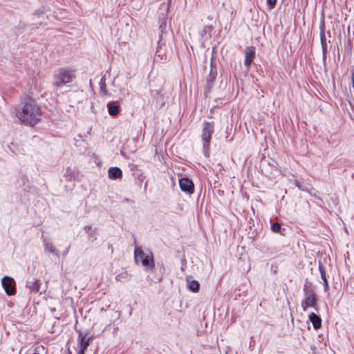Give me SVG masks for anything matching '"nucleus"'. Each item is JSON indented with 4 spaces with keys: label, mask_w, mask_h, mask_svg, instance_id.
Masks as SVG:
<instances>
[{
    "label": "nucleus",
    "mask_w": 354,
    "mask_h": 354,
    "mask_svg": "<svg viewBox=\"0 0 354 354\" xmlns=\"http://www.w3.org/2000/svg\"><path fill=\"white\" fill-rule=\"evenodd\" d=\"M180 189L188 194H192L194 192V185L193 182L188 178H182L179 180Z\"/></svg>",
    "instance_id": "obj_7"
},
{
    "label": "nucleus",
    "mask_w": 354,
    "mask_h": 354,
    "mask_svg": "<svg viewBox=\"0 0 354 354\" xmlns=\"http://www.w3.org/2000/svg\"><path fill=\"white\" fill-rule=\"evenodd\" d=\"M304 299L301 301L302 309L306 311L308 308L313 307L317 310V295L311 283L306 282L304 284Z\"/></svg>",
    "instance_id": "obj_3"
},
{
    "label": "nucleus",
    "mask_w": 354,
    "mask_h": 354,
    "mask_svg": "<svg viewBox=\"0 0 354 354\" xmlns=\"http://www.w3.org/2000/svg\"><path fill=\"white\" fill-rule=\"evenodd\" d=\"M214 132V124L209 122H205L202 133V139L204 142L203 148L208 149L212 135Z\"/></svg>",
    "instance_id": "obj_4"
},
{
    "label": "nucleus",
    "mask_w": 354,
    "mask_h": 354,
    "mask_svg": "<svg viewBox=\"0 0 354 354\" xmlns=\"http://www.w3.org/2000/svg\"><path fill=\"white\" fill-rule=\"evenodd\" d=\"M186 281L187 284V288L193 292H198L200 288V283L198 281H196L193 279V277L192 276H187L186 277Z\"/></svg>",
    "instance_id": "obj_9"
},
{
    "label": "nucleus",
    "mask_w": 354,
    "mask_h": 354,
    "mask_svg": "<svg viewBox=\"0 0 354 354\" xmlns=\"http://www.w3.org/2000/svg\"><path fill=\"white\" fill-rule=\"evenodd\" d=\"M309 320L312 322L315 329H318L322 326V319L315 313H312L309 315Z\"/></svg>",
    "instance_id": "obj_15"
},
{
    "label": "nucleus",
    "mask_w": 354,
    "mask_h": 354,
    "mask_svg": "<svg viewBox=\"0 0 354 354\" xmlns=\"http://www.w3.org/2000/svg\"><path fill=\"white\" fill-rule=\"evenodd\" d=\"M160 48H161V46L160 45V44H158L157 50H156V57H161V59H162L163 55L162 54V52H160Z\"/></svg>",
    "instance_id": "obj_26"
},
{
    "label": "nucleus",
    "mask_w": 354,
    "mask_h": 354,
    "mask_svg": "<svg viewBox=\"0 0 354 354\" xmlns=\"http://www.w3.org/2000/svg\"><path fill=\"white\" fill-rule=\"evenodd\" d=\"M147 255L140 248H136L134 252L135 261L137 263L138 261H142Z\"/></svg>",
    "instance_id": "obj_20"
},
{
    "label": "nucleus",
    "mask_w": 354,
    "mask_h": 354,
    "mask_svg": "<svg viewBox=\"0 0 354 354\" xmlns=\"http://www.w3.org/2000/svg\"><path fill=\"white\" fill-rule=\"evenodd\" d=\"M108 175L110 179L113 180L121 178L122 176V171L119 167H110L108 171Z\"/></svg>",
    "instance_id": "obj_11"
},
{
    "label": "nucleus",
    "mask_w": 354,
    "mask_h": 354,
    "mask_svg": "<svg viewBox=\"0 0 354 354\" xmlns=\"http://www.w3.org/2000/svg\"><path fill=\"white\" fill-rule=\"evenodd\" d=\"M43 242L46 252L53 253L56 256H58V251L54 248L52 243L48 241L46 239H44Z\"/></svg>",
    "instance_id": "obj_18"
},
{
    "label": "nucleus",
    "mask_w": 354,
    "mask_h": 354,
    "mask_svg": "<svg viewBox=\"0 0 354 354\" xmlns=\"http://www.w3.org/2000/svg\"><path fill=\"white\" fill-rule=\"evenodd\" d=\"M40 284V280L35 279L32 281H28L27 283V286L28 287L30 292L37 293L39 290Z\"/></svg>",
    "instance_id": "obj_16"
},
{
    "label": "nucleus",
    "mask_w": 354,
    "mask_h": 354,
    "mask_svg": "<svg viewBox=\"0 0 354 354\" xmlns=\"http://www.w3.org/2000/svg\"><path fill=\"white\" fill-rule=\"evenodd\" d=\"M75 78V75L72 70L60 68L56 70L53 74V86L55 88H62L69 84Z\"/></svg>",
    "instance_id": "obj_2"
},
{
    "label": "nucleus",
    "mask_w": 354,
    "mask_h": 354,
    "mask_svg": "<svg viewBox=\"0 0 354 354\" xmlns=\"http://www.w3.org/2000/svg\"><path fill=\"white\" fill-rule=\"evenodd\" d=\"M69 248H70V247H68V248L65 250V252H64V255H66V254L68 252V251H69Z\"/></svg>",
    "instance_id": "obj_28"
},
{
    "label": "nucleus",
    "mask_w": 354,
    "mask_h": 354,
    "mask_svg": "<svg viewBox=\"0 0 354 354\" xmlns=\"http://www.w3.org/2000/svg\"><path fill=\"white\" fill-rule=\"evenodd\" d=\"M1 283L8 295L11 296L15 294V281L12 277L5 276L3 277Z\"/></svg>",
    "instance_id": "obj_5"
},
{
    "label": "nucleus",
    "mask_w": 354,
    "mask_h": 354,
    "mask_svg": "<svg viewBox=\"0 0 354 354\" xmlns=\"http://www.w3.org/2000/svg\"><path fill=\"white\" fill-rule=\"evenodd\" d=\"M84 230L88 234V237L89 239L93 238L96 234L97 229H92L91 225H86L84 227Z\"/></svg>",
    "instance_id": "obj_23"
},
{
    "label": "nucleus",
    "mask_w": 354,
    "mask_h": 354,
    "mask_svg": "<svg viewBox=\"0 0 354 354\" xmlns=\"http://www.w3.org/2000/svg\"><path fill=\"white\" fill-rule=\"evenodd\" d=\"M213 30L212 26H205L201 32V35L205 39L212 37V32Z\"/></svg>",
    "instance_id": "obj_17"
},
{
    "label": "nucleus",
    "mask_w": 354,
    "mask_h": 354,
    "mask_svg": "<svg viewBox=\"0 0 354 354\" xmlns=\"http://www.w3.org/2000/svg\"><path fill=\"white\" fill-rule=\"evenodd\" d=\"M216 75H217L216 67L214 62L213 60H212L211 64H210L209 73L207 77V82H213L216 80Z\"/></svg>",
    "instance_id": "obj_13"
},
{
    "label": "nucleus",
    "mask_w": 354,
    "mask_h": 354,
    "mask_svg": "<svg viewBox=\"0 0 354 354\" xmlns=\"http://www.w3.org/2000/svg\"><path fill=\"white\" fill-rule=\"evenodd\" d=\"M319 271L320 272L322 279L324 281V289L325 290H327L328 289V283L326 279L325 268L321 263L319 264Z\"/></svg>",
    "instance_id": "obj_19"
},
{
    "label": "nucleus",
    "mask_w": 354,
    "mask_h": 354,
    "mask_svg": "<svg viewBox=\"0 0 354 354\" xmlns=\"http://www.w3.org/2000/svg\"><path fill=\"white\" fill-rule=\"evenodd\" d=\"M142 266L147 270L148 269H152L154 267L153 258L152 254H147L141 261Z\"/></svg>",
    "instance_id": "obj_12"
},
{
    "label": "nucleus",
    "mask_w": 354,
    "mask_h": 354,
    "mask_svg": "<svg viewBox=\"0 0 354 354\" xmlns=\"http://www.w3.org/2000/svg\"><path fill=\"white\" fill-rule=\"evenodd\" d=\"M271 229L274 232H279L281 230V225L279 223H274L271 226Z\"/></svg>",
    "instance_id": "obj_24"
},
{
    "label": "nucleus",
    "mask_w": 354,
    "mask_h": 354,
    "mask_svg": "<svg viewBox=\"0 0 354 354\" xmlns=\"http://www.w3.org/2000/svg\"><path fill=\"white\" fill-rule=\"evenodd\" d=\"M245 58L244 64L247 67H250L255 55V48L254 46H248L245 50Z\"/></svg>",
    "instance_id": "obj_8"
},
{
    "label": "nucleus",
    "mask_w": 354,
    "mask_h": 354,
    "mask_svg": "<svg viewBox=\"0 0 354 354\" xmlns=\"http://www.w3.org/2000/svg\"><path fill=\"white\" fill-rule=\"evenodd\" d=\"M138 180L139 181L140 183H142L144 181V180L145 179V176L143 174H140L138 178H137Z\"/></svg>",
    "instance_id": "obj_27"
},
{
    "label": "nucleus",
    "mask_w": 354,
    "mask_h": 354,
    "mask_svg": "<svg viewBox=\"0 0 354 354\" xmlns=\"http://www.w3.org/2000/svg\"><path fill=\"white\" fill-rule=\"evenodd\" d=\"M130 279V275L127 272H121L116 275L115 279L118 281L124 282Z\"/></svg>",
    "instance_id": "obj_22"
},
{
    "label": "nucleus",
    "mask_w": 354,
    "mask_h": 354,
    "mask_svg": "<svg viewBox=\"0 0 354 354\" xmlns=\"http://www.w3.org/2000/svg\"><path fill=\"white\" fill-rule=\"evenodd\" d=\"M99 84L100 94H102V95H109L108 91L106 89V79L104 77H102Z\"/></svg>",
    "instance_id": "obj_21"
},
{
    "label": "nucleus",
    "mask_w": 354,
    "mask_h": 354,
    "mask_svg": "<svg viewBox=\"0 0 354 354\" xmlns=\"http://www.w3.org/2000/svg\"><path fill=\"white\" fill-rule=\"evenodd\" d=\"M120 104L118 101H112L108 103V111L110 115L115 116L118 114Z\"/></svg>",
    "instance_id": "obj_10"
},
{
    "label": "nucleus",
    "mask_w": 354,
    "mask_h": 354,
    "mask_svg": "<svg viewBox=\"0 0 354 354\" xmlns=\"http://www.w3.org/2000/svg\"><path fill=\"white\" fill-rule=\"evenodd\" d=\"M92 337H87V334H83L80 333L78 336V342L80 346V350L77 354H84L85 351L89 346Z\"/></svg>",
    "instance_id": "obj_6"
},
{
    "label": "nucleus",
    "mask_w": 354,
    "mask_h": 354,
    "mask_svg": "<svg viewBox=\"0 0 354 354\" xmlns=\"http://www.w3.org/2000/svg\"><path fill=\"white\" fill-rule=\"evenodd\" d=\"M320 39H321V44H322L323 55H324V57H325L326 54V51H327V44H326V35H325V30H324V24L321 27Z\"/></svg>",
    "instance_id": "obj_14"
},
{
    "label": "nucleus",
    "mask_w": 354,
    "mask_h": 354,
    "mask_svg": "<svg viewBox=\"0 0 354 354\" xmlns=\"http://www.w3.org/2000/svg\"><path fill=\"white\" fill-rule=\"evenodd\" d=\"M41 107L37 102L28 97L23 101L22 107L18 112L17 117L22 123L32 127L41 120Z\"/></svg>",
    "instance_id": "obj_1"
},
{
    "label": "nucleus",
    "mask_w": 354,
    "mask_h": 354,
    "mask_svg": "<svg viewBox=\"0 0 354 354\" xmlns=\"http://www.w3.org/2000/svg\"><path fill=\"white\" fill-rule=\"evenodd\" d=\"M267 2H268L269 8L270 9H272L274 8V6L276 5L277 0H267Z\"/></svg>",
    "instance_id": "obj_25"
}]
</instances>
